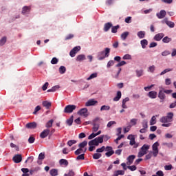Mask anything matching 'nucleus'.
Segmentation results:
<instances>
[{
    "label": "nucleus",
    "mask_w": 176,
    "mask_h": 176,
    "mask_svg": "<svg viewBox=\"0 0 176 176\" xmlns=\"http://www.w3.org/2000/svg\"><path fill=\"white\" fill-rule=\"evenodd\" d=\"M111 53V49L109 47H106L104 51H102L98 53V60L100 61L107 58V57H109V54Z\"/></svg>",
    "instance_id": "1"
},
{
    "label": "nucleus",
    "mask_w": 176,
    "mask_h": 176,
    "mask_svg": "<svg viewBox=\"0 0 176 176\" xmlns=\"http://www.w3.org/2000/svg\"><path fill=\"white\" fill-rule=\"evenodd\" d=\"M173 118H174V113L169 112L166 116L162 117L160 122H161V123H170L173 122Z\"/></svg>",
    "instance_id": "2"
},
{
    "label": "nucleus",
    "mask_w": 176,
    "mask_h": 176,
    "mask_svg": "<svg viewBox=\"0 0 176 176\" xmlns=\"http://www.w3.org/2000/svg\"><path fill=\"white\" fill-rule=\"evenodd\" d=\"M76 109V106L74 104H68L64 109L65 113H72Z\"/></svg>",
    "instance_id": "3"
},
{
    "label": "nucleus",
    "mask_w": 176,
    "mask_h": 176,
    "mask_svg": "<svg viewBox=\"0 0 176 176\" xmlns=\"http://www.w3.org/2000/svg\"><path fill=\"white\" fill-rule=\"evenodd\" d=\"M98 120H100L99 118H96L93 120V131L95 133L98 131V129H100V124L98 123Z\"/></svg>",
    "instance_id": "4"
},
{
    "label": "nucleus",
    "mask_w": 176,
    "mask_h": 176,
    "mask_svg": "<svg viewBox=\"0 0 176 176\" xmlns=\"http://www.w3.org/2000/svg\"><path fill=\"white\" fill-rule=\"evenodd\" d=\"M162 24H166V25H168V27H169L170 28H174V27H175V23H174V22L173 21H168V19L167 18H164V20L162 21Z\"/></svg>",
    "instance_id": "5"
},
{
    "label": "nucleus",
    "mask_w": 176,
    "mask_h": 176,
    "mask_svg": "<svg viewBox=\"0 0 176 176\" xmlns=\"http://www.w3.org/2000/svg\"><path fill=\"white\" fill-rule=\"evenodd\" d=\"M79 50H80V47H74L69 52V56L72 57H75V54H76Z\"/></svg>",
    "instance_id": "6"
},
{
    "label": "nucleus",
    "mask_w": 176,
    "mask_h": 176,
    "mask_svg": "<svg viewBox=\"0 0 176 176\" xmlns=\"http://www.w3.org/2000/svg\"><path fill=\"white\" fill-rule=\"evenodd\" d=\"M166 14H167V12H166V10H162L160 12H157L156 14V16L157 19H162L166 17Z\"/></svg>",
    "instance_id": "7"
},
{
    "label": "nucleus",
    "mask_w": 176,
    "mask_h": 176,
    "mask_svg": "<svg viewBox=\"0 0 176 176\" xmlns=\"http://www.w3.org/2000/svg\"><path fill=\"white\" fill-rule=\"evenodd\" d=\"M12 160L14 163H21V160H23V157H21V154L15 155Z\"/></svg>",
    "instance_id": "8"
},
{
    "label": "nucleus",
    "mask_w": 176,
    "mask_h": 176,
    "mask_svg": "<svg viewBox=\"0 0 176 176\" xmlns=\"http://www.w3.org/2000/svg\"><path fill=\"white\" fill-rule=\"evenodd\" d=\"M158 98H160V102H164V100H166V94H164V91L160 90L158 93Z\"/></svg>",
    "instance_id": "9"
},
{
    "label": "nucleus",
    "mask_w": 176,
    "mask_h": 176,
    "mask_svg": "<svg viewBox=\"0 0 176 176\" xmlns=\"http://www.w3.org/2000/svg\"><path fill=\"white\" fill-rule=\"evenodd\" d=\"M78 115H80L81 116H84V118H87V109L86 108H82L78 112Z\"/></svg>",
    "instance_id": "10"
},
{
    "label": "nucleus",
    "mask_w": 176,
    "mask_h": 176,
    "mask_svg": "<svg viewBox=\"0 0 176 176\" xmlns=\"http://www.w3.org/2000/svg\"><path fill=\"white\" fill-rule=\"evenodd\" d=\"M49 134H50V129H45L43 130V131H42L40 134V137L41 138H46V137H47V135H49Z\"/></svg>",
    "instance_id": "11"
},
{
    "label": "nucleus",
    "mask_w": 176,
    "mask_h": 176,
    "mask_svg": "<svg viewBox=\"0 0 176 176\" xmlns=\"http://www.w3.org/2000/svg\"><path fill=\"white\" fill-rule=\"evenodd\" d=\"M134 159H135V155H129L127 157L126 164L128 166H130L131 164H133V162H134Z\"/></svg>",
    "instance_id": "12"
},
{
    "label": "nucleus",
    "mask_w": 176,
    "mask_h": 176,
    "mask_svg": "<svg viewBox=\"0 0 176 176\" xmlns=\"http://www.w3.org/2000/svg\"><path fill=\"white\" fill-rule=\"evenodd\" d=\"M164 37V33H158L154 36V41H162L163 38Z\"/></svg>",
    "instance_id": "13"
},
{
    "label": "nucleus",
    "mask_w": 176,
    "mask_h": 176,
    "mask_svg": "<svg viewBox=\"0 0 176 176\" xmlns=\"http://www.w3.org/2000/svg\"><path fill=\"white\" fill-rule=\"evenodd\" d=\"M36 122H33L26 124L25 127L26 129H36Z\"/></svg>",
    "instance_id": "14"
},
{
    "label": "nucleus",
    "mask_w": 176,
    "mask_h": 176,
    "mask_svg": "<svg viewBox=\"0 0 176 176\" xmlns=\"http://www.w3.org/2000/svg\"><path fill=\"white\" fill-rule=\"evenodd\" d=\"M111 27H112V23L108 22V23H105L104 25V32H108V31H109V30L111 28Z\"/></svg>",
    "instance_id": "15"
},
{
    "label": "nucleus",
    "mask_w": 176,
    "mask_h": 176,
    "mask_svg": "<svg viewBox=\"0 0 176 176\" xmlns=\"http://www.w3.org/2000/svg\"><path fill=\"white\" fill-rule=\"evenodd\" d=\"M148 96L150 98L155 99V98H156V97H157V92H156L155 91H151L150 92H148Z\"/></svg>",
    "instance_id": "16"
},
{
    "label": "nucleus",
    "mask_w": 176,
    "mask_h": 176,
    "mask_svg": "<svg viewBox=\"0 0 176 176\" xmlns=\"http://www.w3.org/2000/svg\"><path fill=\"white\" fill-rule=\"evenodd\" d=\"M97 102H98L94 100H89L86 102L85 105H86V107H91L93 105H96V104H97Z\"/></svg>",
    "instance_id": "17"
},
{
    "label": "nucleus",
    "mask_w": 176,
    "mask_h": 176,
    "mask_svg": "<svg viewBox=\"0 0 176 176\" xmlns=\"http://www.w3.org/2000/svg\"><path fill=\"white\" fill-rule=\"evenodd\" d=\"M31 10V7H28V6H24L22 8V14H25L26 13H29V12Z\"/></svg>",
    "instance_id": "18"
},
{
    "label": "nucleus",
    "mask_w": 176,
    "mask_h": 176,
    "mask_svg": "<svg viewBox=\"0 0 176 176\" xmlns=\"http://www.w3.org/2000/svg\"><path fill=\"white\" fill-rule=\"evenodd\" d=\"M88 145H89V146H91V145H94L95 146H98L99 144H98V142L95 138V139L89 141L88 143Z\"/></svg>",
    "instance_id": "19"
},
{
    "label": "nucleus",
    "mask_w": 176,
    "mask_h": 176,
    "mask_svg": "<svg viewBox=\"0 0 176 176\" xmlns=\"http://www.w3.org/2000/svg\"><path fill=\"white\" fill-rule=\"evenodd\" d=\"M120 98H122V92L120 91H118L117 92L116 96H115L114 98L113 99V101H119Z\"/></svg>",
    "instance_id": "20"
},
{
    "label": "nucleus",
    "mask_w": 176,
    "mask_h": 176,
    "mask_svg": "<svg viewBox=\"0 0 176 176\" xmlns=\"http://www.w3.org/2000/svg\"><path fill=\"white\" fill-rule=\"evenodd\" d=\"M140 45L142 47V49H145L146 46H148V40L143 39L140 41Z\"/></svg>",
    "instance_id": "21"
},
{
    "label": "nucleus",
    "mask_w": 176,
    "mask_h": 176,
    "mask_svg": "<svg viewBox=\"0 0 176 176\" xmlns=\"http://www.w3.org/2000/svg\"><path fill=\"white\" fill-rule=\"evenodd\" d=\"M43 106L46 108V109H50V107H52V102L47 101L43 102Z\"/></svg>",
    "instance_id": "22"
},
{
    "label": "nucleus",
    "mask_w": 176,
    "mask_h": 176,
    "mask_svg": "<svg viewBox=\"0 0 176 176\" xmlns=\"http://www.w3.org/2000/svg\"><path fill=\"white\" fill-rule=\"evenodd\" d=\"M129 32H124L121 34V39H122V41H126V39H127V36H129Z\"/></svg>",
    "instance_id": "23"
},
{
    "label": "nucleus",
    "mask_w": 176,
    "mask_h": 176,
    "mask_svg": "<svg viewBox=\"0 0 176 176\" xmlns=\"http://www.w3.org/2000/svg\"><path fill=\"white\" fill-rule=\"evenodd\" d=\"M137 35L140 39H143V38H145V31H140L138 32Z\"/></svg>",
    "instance_id": "24"
},
{
    "label": "nucleus",
    "mask_w": 176,
    "mask_h": 176,
    "mask_svg": "<svg viewBox=\"0 0 176 176\" xmlns=\"http://www.w3.org/2000/svg\"><path fill=\"white\" fill-rule=\"evenodd\" d=\"M83 60H86V56L83 54L78 55L76 58V61H83Z\"/></svg>",
    "instance_id": "25"
},
{
    "label": "nucleus",
    "mask_w": 176,
    "mask_h": 176,
    "mask_svg": "<svg viewBox=\"0 0 176 176\" xmlns=\"http://www.w3.org/2000/svg\"><path fill=\"white\" fill-rule=\"evenodd\" d=\"M66 123L68 126H72V123H74V116H72L70 118L67 120Z\"/></svg>",
    "instance_id": "26"
},
{
    "label": "nucleus",
    "mask_w": 176,
    "mask_h": 176,
    "mask_svg": "<svg viewBox=\"0 0 176 176\" xmlns=\"http://www.w3.org/2000/svg\"><path fill=\"white\" fill-rule=\"evenodd\" d=\"M78 146L80 149H83V148H85V146H87V141L84 140L82 142H81L78 144Z\"/></svg>",
    "instance_id": "27"
},
{
    "label": "nucleus",
    "mask_w": 176,
    "mask_h": 176,
    "mask_svg": "<svg viewBox=\"0 0 176 176\" xmlns=\"http://www.w3.org/2000/svg\"><path fill=\"white\" fill-rule=\"evenodd\" d=\"M119 28H120V26L119 25H117L116 26H113L111 28V32L113 34H116V32H118V30H119Z\"/></svg>",
    "instance_id": "28"
},
{
    "label": "nucleus",
    "mask_w": 176,
    "mask_h": 176,
    "mask_svg": "<svg viewBox=\"0 0 176 176\" xmlns=\"http://www.w3.org/2000/svg\"><path fill=\"white\" fill-rule=\"evenodd\" d=\"M149 149V145H148V144H144L142 147H141V148H140V150L142 151H143V152H148V150Z\"/></svg>",
    "instance_id": "29"
},
{
    "label": "nucleus",
    "mask_w": 176,
    "mask_h": 176,
    "mask_svg": "<svg viewBox=\"0 0 176 176\" xmlns=\"http://www.w3.org/2000/svg\"><path fill=\"white\" fill-rule=\"evenodd\" d=\"M59 163L61 166H68V161L65 159L60 160Z\"/></svg>",
    "instance_id": "30"
},
{
    "label": "nucleus",
    "mask_w": 176,
    "mask_h": 176,
    "mask_svg": "<svg viewBox=\"0 0 176 176\" xmlns=\"http://www.w3.org/2000/svg\"><path fill=\"white\" fill-rule=\"evenodd\" d=\"M53 122H54V120H49V121L46 123L45 127H46L47 129H50V127H52V126H53Z\"/></svg>",
    "instance_id": "31"
},
{
    "label": "nucleus",
    "mask_w": 176,
    "mask_h": 176,
    "mask_svg": "<svg viewBox=\"0 0 176 176\" xmlns=\"http://www.w3.org/2000/svg\"><path fill=\"white\" fill-rule=\"evenodd\" d=\"M171 41H173V39L171 38H169L168 36H165L162 39V42H164V43H169V42H171Z\"/></svg>",
    "instance_id": "32"
},
{
    "label": "nucleus",
    "mask_w": 176,
    "mask_h": 176,
    "mask_svg": "<svg viewBox=\"0 0 176 176\" xmlns=\"http://www.w3.org/2000/svg\"><path fill=\"white\" fill-rule=\"evenodd\" d=\"M67 71V69L64 66H60L59 67V74L63 75V74H65V72Z\"/></svg>",
    "instance_id": "33"
},
{
    "label": "nucleus",
    "mask_w": 176,
    "mask_h": 176,
    "mask_svg": "<svg viewBox=\"0 0 176 176\" xmlns=\"http://www.w3.org/2000/svg\"><path fill=\"white\" fill-rule=\"evenodd\" d=\"M153 124H156V116H153L150 120V126H153Z\"/></svg>",
    "instance_id": "34"
},
{
    "label": "nucleus",
    "mask_w": 176,
    "mask_h": 176,
    "mask_svg": "<svg viewBox=\"0 0 176 176\" xmlns=\"http://www.w3.org/2000/svg\"><path fill=\"white\" fill-rule=\"evenodd\" d=\"M148 152L142 151V150H140L138 153V157H142L144 155H146Z\"/></svg>",
    "instance_id": "35"
},
{
    "label": "nucleus",
    "mask_w": 176,
    "mask_h": 176,
    "mask_svg": "<svg viewBox=\"0 0 176 176\" xmlns=\"http://www.w3.org/2000/svg\"><path fill=\"white\" fill-rule=\"evenodd\" d=\"M50 175L52 176H56L58 175V172L57 171V169H52L50 170Z\"/></svg>",
    "instance_id": "36"
},
{
    "label": "nucleus",
    "mask_w": 176,
    "mask_h": 176,
    "mask_svg": "<svg viewBox=\"0 0 176 176\" xmlns=\"http://www.w3.org/2000/svg\"><path fill=\"white\" fill-rule=\"evenodd\" d=\"M96 141L98 142V143L100 144H102L104 142V140H103V138H102V135H100L96 138Z\"/></svg>",
    "instance_id": "37"
},
{
    "label": "nucleus",
    "mask_w": 176,
    "mask_h": 176,
    "mask_svg": "<svg viewBox=\"0 0 176 176\" xmlns=\"http://www.w3.org/2000/svg\"><path fill=\"white\" fill-rule=\"evenodd\" d=\"M111 109V107L103 105L100 107V111H109Z\"/></svg>",
    "instance_id": "38"
},
{
    "label": "nucleus",
    "mask_w": 176,
    "mask_h": 176,
    "mask_svg": "<svg viewBox=\"0 0 176 176\" xmlns=\"http://www.w3.org/2000/svg\"><path fill=\"white\" fill-rule=\"evenodd\" d=\"M101 156H102L101 153H96L93 155V159L98 160L100 157H101Z\"/></svg>",
    "instance_id": "39"
},
{
    "label": "nucleus",
    "mask_w": 176,
    "mask_h": 176,
    "mask_svg": "<svg viewBox=\"0 0 176 176\" xmlns=\"http://www.w3.org/2000/svg\"><path fill=\"white\" fill-rule=\"evenodd\" d=\"M6 43V36H4L0 40V46H3Z\"/></svg>",
    "instance_id": "40"
},
{
    "label": "nucleus",
    "mask_w": 176,
    "mask_h": 176,
    "mask_svg": "<svg viewBox=\"0 0 176 176\" xmlns=\"http://www.w3.org/2000/svg\"><path fill=\"white\" fill-rule=\"evenodd\" d=\"M64 176H75V172L73 170H69V173L65 174Z\"/></svg>",
    "instance_id": "41"
},
{
    "label": "nucleus",
    "mask_w": 176,
    "mask_h": 176,
    "mask_svg": "<svg viewBox=\"0 0 176 176\" xmlns=\"http://www.w3.org/2000/svg\"><path fill=\"white\" fill-rule=\"evenodd\" d=\"M102 137L103 138V141H104L105 142H107L108 140H111V136L108 135H102Z\"/></svg>",
    "instance_id": "42"
},
{
    "label": "nucleus",
    "mask_w": 176,
    "mask_h": 176,
    "mask_svg": "<svg viewBox=\"0 0 176 176\" xmlns=\"http://www.w3.org/2000/svg\"><path fill=\"white\" fill-rule=\"evenodd\" d=\"M155 69H156V67H155V65H152L148 67V72H151L152 74H153L155 72Z\"/></svg>",
    "instance_id": "43"
},
{
    "label": "nucleus",
    "mask_w": 176,
    "mask_h": 176,
    "mask_svg": "<svg viewBox=\"0 0 176 176\" xmlns=\"http://www.w3.org/2000/svg\"><path fill=\"white\" fill-rule=\"evenodd\" d=\"M105 151V146H102L101 148H97L96 152L98 153H101Z\"/></svg>",
    "instance_id": "44"
},
{
    "label": "nucleus",
    "mask_w": 176,
    "mask_h": 176,
    "mask_svg": "<svg viewBox=\"0 0 176 176\" xmlns=\"http://www.w3.org/2000/svg\"><path fill=\"white\" fill-rule=\"evenodd\" d=\"M144 74V72L142 70H136V75L138 78H140V76H142Z\"/></svg>",
    "instance_id": "45"
},
{
    "label": "nucleus",
    "mask_w": 176,
    "mask_h": 176,
    "mask_svg": "<svg viewBox=\"0 0 176 176\" xmlns=\"http://www.w3.org/2000/svg\"><path fill=\"white\" fill-rule=\"evenodd\" d=\"M126 168H129V170H131V171H135V170H137V166H135V165L128 166Z\"/></svg>",
    "instance_id": "46"
},
{
    "label": "nucleus",
    "mask_w": 176,
    "mask_h": 176,
    "mask_svg": "<svg viewBox=\"0 0 176 176\" xmlns=\"http://www.w3.org/2000/svg\"><path fill=\"white\" fill-rule=\"evenodd\" d=\"M74 144H76V140H69L67 142V145L69 146H72L74 145Z\"/></svg>",
    "instance_id": "47"
},
{
    "label": "nucleus",
    "mask_w": 176,
    "mask_h": 176,
    "mask_svg": "<svg viewBox=\"0 0 176 176\" xmlns=\"http://www.w3.org/2000/svg\"><path fill=\"white\" fill-rule=\"evenodd\" d=\"M157 146H159V143L156 142L153 145V151H159V148H157Z\"/></svg>",
    "instance_id": "48"
},
{
    "label": "nucleus",
    "mask_w": 176,
    "mask_h": 176,
    "mask_svg": "<svg viewBox=\"0 0 176 176\" xmlns=\"http://www.w3.org/2000/svg\"><path fill=\"white\" fill-rule=\"evenodd\" d=\"M58 63V59L56 57L52 58V59L51 60V64L55 65L57 64Z\"/></svg>",
    "instance_id": "49"
},
{
    "label": "nucleus",
    "mask_w": 176,
    "mask_h": 176,
    "mask_svg": "<svg viewBox=\"0 0 176 176\" xmlns=\"http://www.w3.org/2000/svg\"><path fill=\"white\" fill-rule=\"evenodd\" d=\"M170 71H173V69H165L162 72L160 73V75H164L165 74H167V72H170Z\"/></svg>",
    "instance_id": "50"
},
{
    "label": "nucleus",
    "mask_w": 176,
    "mask_h": 176,
    "mask_svg": "<svg viewBox=\"0 0 176 176\" xmlns=\"http://www.w3.org/2000/svg\"><path fill=\"white\" fill-rule=\"evenodd\" d=\"M164 170H166V171H170V170H173V165H166L164 166Z\"/></svg>",
    "instance_id": "51"
},
{
    "label": "nucleus",
    "mask_w": 176,
    "mask_h": 176,
    "mask_svg": "<svg viewBox=\"0 0 176 176\" xmlns=\"http://www.w3.org/2000/svg\"><path fill=\"white\" fill-rule=\"evenodd\" d=\"M94 78H97V73H94L89 76V77L87 78V80H90L91 79H94Z\"/></svg>",
    "instance_id": "52"
},
{
    "label": "nucleus",
    "mask_w": 176,
    "mask_h": 176,
    "mask_svg": "<svg viewBox=\"0 0 176 176\" xmlns=\"http://www.w3.org/2000/svg\"><path fill=\"white\" fill-rule=\"evenodd\" d=\"M142 127H143V129H146V130H148V121H146V120L143 121Z\"/></svg>",
    "instance_id": "53"
},
{
    "label": "nucleus",
    "mask_w": 176,
    "mask_h": 176,
    "mask_svg": "<svg viewBox=\"0 0 176 176\" xmlns=\"http://www.w3.org/2000/svg\"><path fill=\"white\" fill-rule=\"evenodd\" d=\"M123 60H131V55L126 54L123 56Z\"/></svg>",
    "instance_id": "54"
},
{
    "label": "nucleus",
    "mask_w": 176,
    "mask_h": 176,
    "mask_svg": "<svg viewBox=\"0 0 176 176\" xmlns=\"http://www.w3.org/2000/svg\"><path fill=\"white\" fill-rule=\"evenodd\" d=\"M113 64H115V62L113 60H109L108 63H107V68H111V67H112L113 65Z\"/></svg>",
    "instance_id": "55"
},
{
    "label": "nucleus",
    "mask_w": 176,
    "mask_h": 176,
    "mask_svg": "<svg viewBox=\"0 0 176 176\" xmlns=\"http://www.w3.org/2000/svg\"><path fill=\"white\" fill-rule=\"evenodd\" d=\"M126 61L122 60V61L118 63L116 65V67H122V65H126Z\"/></svg>",
    "instance_id": "56"
},
{
    "label": "nucleus",
    "mask_w": 176,
    "mask_h": 176,
    "mask_svg": "<svg viewBox=\"0 0 176 176\" xmlns=\"http://www.w3.org/2000/svg\"><path fill=\"white\" fill-rule=\"evenodd\" d=\"M28 142L29 144H34V142H35V138L30 136L28 139Z\"/></svg>",
    "instance_id": "57"
},
{
    "label": "nucleus",
    "mask_w": 176,
    "mask_h": 176,
    "mask_svg": "<svg viewBox=\"0 0 176 176\" xmlns=\"http://www.w3.org/2000/svg\"><path fill=\"white\" fill-rule=\"evenodd\" d=\"M76 160H85V154L79 155L76 157Z\"/></svg>",
    "instance_id": "58"
},
{
    "label": "nucleus",
    "mask_w": 176,
    "mask_h": 176,
    "mask_svg": "<svg viewBox=\"0 0 176 176\" xmlns=\"http://www.w3.org/2000/svg\"><path fill=\"white\" fill-rule=\"evenodd\" d=\"M138 120L135 119V118H133L131 120V126H135V124H137V122Z\"/></svg>",
    "instance_id": "59"
},
{
    "label": "nucleus",
    "mask_w": 176,
    "mask_h": 176,
    "mask_svg": "<svg viewBox=\"0 0 176 176\" xmlns=\"http://www.w3.org/2000/svg\"><path fill=\"white\" fill-rule=\"evenodd\" d=\"M49 87V82H46L42 87V89L43 91H46L47 89V87Z\"/></svg>",
    "instance_id": "60"
},
{
    "label": "nucleus",
    "mask_w": 176,
    "mask_h": 176,
    "mask_svg": "<svg viewBox=\"0 0 176 176\" xmlns=\"http://www.w3.org/2000/svg\"><path fill=\"white\" fill-rule=\"evenodd\" d=\"M169 54H170V52L168 50H165L162 52V56H169Z\"/></svg>",
    "instance_id": "61"
},
{
    "label": "nucleus",
    "mask_w": 176,
    "mask_h": 176,
    "mask_svg": "<svg viewBox=\"0 0 176 176\" xmlns=\"http://www.w3.org/2000/svg\"><path fill=\"white\" fill-rule=\"evenodd\" d=\"M72 38H74V34H70L65 36V41H69V39H72Z\"/></svg>",
    "instance_id": "62"
},
{
    "label": "nucleus",
    "mask_w": 176,
    "mask_h": 176,
    "mask_svg": "<svg viewBox=\"0 0 176 176\" xmlns=\"http://www.w3.org/2000/svg\"><path fill=\"white\" fill-rule=\"evenodd\" d=\"M113 124H116V122H115V121H110V122H108L107 126L109 127H109H112V126H113Z\"/></svg>",
    "instance_id": "63"
},
{
    "label": "nucleus",
    "mask_w": 176,
    "mask_h": 176,
    "mask_svg": "<svg viewBox=\"0 0 176 176\" xmlns=\"http://www.w3.org/2000/svg\"><path fill=\"white\" fill-rule=\"evenodd\" d=\"M45 159V153H41L38 155V160H43Z\"/></svg>",
    "instance_id": "64"
}]
</instances>
